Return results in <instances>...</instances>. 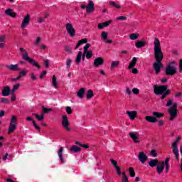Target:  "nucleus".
Masks as SVG:
<instances>
[{
	"mask_svg": "<svg viewBox=\"0 0 182 182\" xmlns=\"http://www.w3.org/2000/svg\"><path fill=\"white\" fill-rule=\"evenodd\" d=\"M31 22V16L29 14H27L24 18L23 19V21L21 23V29H25L28 25H29V23Z\"/></svg>",
	"mask_w": 182,
	"mask_h": 182,
	"instance_id": "12",
	"label": "nucleus"
},
{
	"mask_svg": "<svg viewBox=\"0 0 182 182\" xmlns=\"http://www.w3.org/2000/svg\"><path fill=\"white\" fill-rule=\"evenodd\" d=\"M65 29L71 38H75V36H76V30H75L72 23H68L65 24Z\"/></svg>",
	"mask_w": 182,
	"mask_h": 182,
	"instance_id": "7",
	"label": "nucleus"
},
{
	"mask_svg": "<svg viewBox=\"0 0 182 182\" xmlns=\"http://www.w3.org/2000/svg\"><path fill=\"white\" fill-rule=\"evenodd\" d=\"M6 15L11 16V18H16V13L14 12L12 9H8L5 11Z\"/></svg>",
	"mask_w": 182,
	"mask_h": 182,
	"instance_id": "19",
	"label": "nucleus"
},
{
	"mask_svg": "<svg viewBox=\"0 0 182 182\" xmlns=\"http://www.w3.org/2000/svg\"><path fill=\"white\" fill-rule=\"evenodd\" d=\"M92 56H93V52L92 50L87 51V59H92Z\"/></svg>",
	"mask_w": 182,
	"mask_h": 182,
	"instance_id": "46",
	"label": "nucleus"
},
{
	"mask_svg": "<svg viewBox=\"0 0 182 182\" xmlns=\"http://www.w3.org/2000/svg\"><path fill=\"white\" fill-rule=\"evenodd\" d=\"M144 46H146L145 41H139L135 43V48H136V49H141V48H144Z\"/></svg>",
	"mask_w": 182,
	"mask_h": 182,
	"instance_id": "20",
	"label": "nucleus"
},
{
	"mask_svg": "<svg viewBox=\"0 0 182 182\" xmlns=\"http://www.w3.org/2000/svg\"><path fill=\"white\" fill-rule=\"evenodd\" d=\"M85 92H86V88H80L79 91L77 92V96H78L80 99H83V97H85Z\"/></svg>",
	"mask_w": 182,
	"mask_h": 182,
	"instance_id": "23",
	"label": "nucleus"
},
{
	"mask_svg": "<svg viewBox=\"0 0 182 182\" xmlns=\"http://www.w3.org/2000/svg\"><path fill=\"white\" fill-rule=\"evenodd\" d=\"M101 38L103 41H106V39H107V33L106 31H102L101 33Z\"/></svg>",
	"mask_w": 182,
	"mask_h": 182,
	"instance_id": "45",
	"label": "nucleus"
},
{
	"mask_svg": "<svg viewBox=\"0 0 182 182\" xmlns=\"http://www.w3.org/2000/svg\"><path fill=\"white\" fill-rule=\"evenodd\" d=\"M120 65V62L119 61H112L111 63V69H113L114 68H117Z\"/></svg>",
	"mask_w": 182,
	"mask_h": 182,
	"instance_id": "42",
	"label": "nucleus"
},
{
	"mask_svg": "<svg viewBox=\"0 0 182 182\" xmlns=\"http://www.w3.org/2000/svg\"><path fill=\"white\" fill-rule=\"evenodd\" d=\"M65 52H68V53H72V50L70 49V47H69V46H65Z\"/></svg>",
	"mask_w": 182,
	"mask_h": 182,
	"instance_id": "54",
	"label": "nucleus"
},
{
	"mask_svg": "<svg viewBox=\"0 0 182 182\" xmlns=\"http://www.w3.org/2000/svg\"><path fill=\"white\" fill-rule=\"evenodd\" d=\"M80 60H82V51L78 52L77 58L75 59V63L77 65H79V63H80Z\"/></svg>",
	"mask_w": 182,
	"mask_h": 182,
	"instance_id": "33",
	"label": "nucleus"
},
{
	"mask_svg": "<svg viewBox=\"0 0 182 182\" xmlns=\"http://www.w3.org/2000/svg\"><path fill=\"white\" fill-rule=\"evenodd\" d=\"M5 68L11 72H19V70H21L19 68V65L18 64L6 65Z\"/></svg>",
	"mask_w": 182,
	"mask_h": 182,
	"instance_id": "11",
	"label": "nucleus"
},
{
	"mask_svg": "<svg viewBox=\"0 0 182 182\" xmlns=\"http://www.w3.org/2000/svg\"><path fill=\"white\" fill-rule=\"evenodd\" d=\"M109 5L114 8H117V9H120V8H122V6L116 4L114 1H109Z\"/></svg>",
	"mask_w": 182,
	"mask_h": 182,
	"instance_id": "39",
	"label": "nucleus"
},
{
	"mask_svg": "<svg viewBox=\"0 0 182 182\" xmlns=\"http://www.w3.org/2000/svg\"><path fill=\"white\" fill-rule=\"evenodd\" d=\"M151 157H156L157 156V151L152 149L150 152Z\"/></svg>",
	"mask_w": 182,
	"mask_h": 182,
	"instance_id": "52",
	"label": "nucleus"
},
{
	"mask_svg": "<svg viewBox=\"0 0 182 182\" xmlns=\"http://www.w3.org/2000/svg\"><path fill=\"white\" fill-rule=\"evenodd\" d=\"M33 126L36 129V130H38V132H41V127L38 126V124H36V122L35 120H33Z\"/></svg>",
	"mask_w": 182,
	"mask_h": 182,
	"instance_id": "50",
	"label": "nucleus"
},
{
	"mask_svg": "<svg viewBox=\"0 0 182 182\" xmlns=\"http://www.w3.org/2000/svg\"><path fill=\"white\" fill-rule=\"evenodd\" d=\"M182 73V58L179 60V73Z\"/></svg>",
	"mask_w": 182,
	"mask_h": 182,
	"instance_id": "59",
	"label": "nucleus"
},
{
	"mask_svg": "<svg viewBox=\"0 0 182 182\" xmlns=\"http://www.w3.org/2000/svg\"><path fill=\"white\" fill-rule=\"evenodd\" d=\"M19 87H21L20 83L15 84L13 86V88L11 89V95H15V92H16V90H18V89H19Z\"/></svg>",
	"mask_w": 182,
	"mask_h": 182,
	"instance_id": "32",
	"label": "nucleus"
},
{
	"mask_svg": "<svg viewBox=\"0 0 182 182\" xmlns=\"http://www.w3.org/2000/svg\"><path fill=\"white\" fill-rule=\"evenodd\" d=\"M163 67V64L160 62L156 61L154 63L153 68L155 70V73L159 74V72H161V68Z\"/></svg>",
	"mask_w": 182,
	"mask_h": 182,
	"instance_id": "15",
	"label": "nucleus"
},
{
	"mask_svg": "<svg viewBox=\"0 0 182 182\" xmlns=\"http://www.w3.org/2000/svg\"><path fill=\"white\" fill-rule=\"evenodd\" d=\"M154 45L156 62L161 63V60H163V58H164V55L161 51V46H160V40L157 38H155Z\"/></svg>",
	"mask_w": 182,
	"mask_h": 182,
	"instance_id": "2",
	"label": "nucleus"
},
{
	"mask_svg": "<svg viewBox=\"0 0 182 182\" xmlns=\"http://www.w3.org/2000/svg\"><path fill=\"white\" fill-rule=\"evenodd\" d=\"M115 170H117V174L118 176H122V168L119 166H115Z\"/></svg>",
	"mask_w": 182,
	"mask_h": 182,
	"instance_id": "49",
	"label": "nucleus"
},
{
	"mask_svg": "<svg viewBox=\"0 0 182 182\" xmlns=\"http://www.w3.org/2000/svg\"><path fill=\"white\" fill-rule=\"evenodd\" d=\"M93 11H95V3H93V1L90 0L87 6L86 12L87 14H91V12Z\"/></svg>",
	"mask_w": 182,
	"mask_h": 182,
	"instance_id": "14",
	"label": "nucleus"
},
{
	"mask_svg": "<svg viewBox=\"0 0 182 182\" xmlns=\"http://www.w3.org/2000/svg\"><path fill=\"white\" fill-rule=\"evenodd\" d=\"M168 112L169 114V120L173 122L176 117H177V104H173V106L168 109Z\"/></svg>",
	"mask_w": 182,
	"mask_h": 182,
	"instance_id": "5",
	"label": "nucleus"
},
{
	"mask_svg": "<svg viewBox=\"0 0 182 182\" xmlns=\"http://www.w3.org/2000/svg\"><path fill=\"white\" fill-rule=\"evenodd\" d=\"M181 140V138L180 136H178V138L176 139V141L172 144V147L174 149V144L178 147L177 143Z\"/></svg>",
	"mask_w": 182,
	"mask_h": 182,
	"instance_id": "51",
	"label": "nucleus"
},
{
	"mask_svg": "<svg viewBox=\"0 0 182 182\" xmlns=\"http://www.w3.org/2000/svg\"><path fill=\"white\" fill-rule=\"evenodd\" d=\"M126 93L127 95H132V91L130 90V88L129 87H127V90H126Z\"/></svg>",
	"mask_w": 182,
	"mask_h": 182,
	"instance_id": "64",
	"label": "nucleus"
},
{
	"mask_svg": "<svg viewBox=\"0 0 182 182\" xmlns=\"http://www.w3.org/2000/svg\"><path fill=\"white\" fill-rule=\"evenodd\" d=\"M31 79L32 80H36V76H35V74L33 73H31Z\"/></svg>",
	"mask_w": 182,
	"mask_h": 182,
	"instance_id": "63",
	"label": "nucleus"
},
{
	"mask_svg": "<svg viewBox=\"0 0 182 182\" xmlns=\"http://www.w3.org/2000/svg\"><path fill=\"white\" fill-rule=\"evenodd\" d=\"M129 136L131 137V139H132V140H134V143H139L140 142V141H139V136H137V135H136V134L134 132H130Z\"/></svg>",
	"mask_w": 182,
	"mask_h": 182,
	"instance_id": "25",
	"label": "nucleus"
},
{
	"mask_svg": "<svg viewBox=\"0 0 182 182\" xmlns=\"http://www.w3.org/2000/svg\"><path fill=\"white\" fill-rule=\"evenodd\" d=\"M70 65H72V60L70 58H68L66 60V66H67V69H70Z\"/></svg>",
	"mask_w": 182,
	"mask_h": 182,
	"instance_id": "48",
	"label": "nucleus"
},
{
	"mask_svg": "<svg viewBox=\"0 0 182 182\" xmlns=\"http://www.w3.org/2000/svg\"><path fill=\"white\" fill-rule=\"evenodd\" d=\"M159 164H160V161H159V159H151L149 162L150 167H156Z\"/></svg>",
	"mask_w": 182,
	"mask_h": 182,
	"instance_id": "22",
	"label": "nucleus"
},
{
	"mask_svg": "<svg viewBox=\"0 0 182 182\" xmlns=\"http://www.w3.org/2000/svg\"><path fill=\"white\" fill-rule=\"evenodd\" d=\"M48 73L46 70H43L40 75V79H43V77Z\"/></svg>",
	"mask_w": 182,
	"mask_h": 182,
	"instance_id": "61",
	"label": "nucleus"
},
{
	"mask_svg": "<svg viewBox=\"0 0 182 182\" xmlns=\"http://www.w3.org/2000/svg\"><path fill=\"white\" fill-rule=\"evenodd\" d=\"M127 114H128V116L131 120H134V119H136V117H137V112L136 111H127Z\"/></svg>",
	"mask_w": 182,
	"mask_h": 182,
	"instance_id": "18",
	"label": "nucleus"
},
{
	"mask_svg": "<svg viewBox=\"0 0 182 182\" xmlns=\"http://www.w3.org/2000/svg\"><path fill=\"white\" fill-rule=\"evenodd\" d=\"M168 89V86L167 85L159 86L155 85L154 87V93L157 96L161 95L160 97L161 100H164V98L167 97V96L171 93V90Z\"/></svg>",
	"mask_w": 182,
	"mask_h": 182,
	"instance_id": "1",
	"label": "nucleus"
},
{
	"mask_svg": "<svg viewBox=\"0 0 182 182\" xmlns=\"http://www.w3.org/2000/svg\"><path fill=\"white\" fill-rule=\"evenodd\" d=\"M170 158H166L164 161L166 173H168L170 170Z\"/></svg>",
	"mask_w": 182,
	"mask_h": 182,
	"instance_id": "29",
	"label": "nucleus"
},
{
	"mask_svg": "<svg viewBox=\"0 0 182 182\" xmlns=\"http://www.w3.org/2000/svg\"><path fill=\"white\" fill-rule=\"evenodd\" d=\"M62 126L65 127L67 132H70V128L69 127V119H68V116L63 115L62 117Z\"/></svg>",
	"mask_w": 182,
	"mask_h": 182,
	"instance_id": "9",
	"label": "nucleus"
},
{
	"mask_svg": "<svg viewBox=\"0 0 182 182\" xmlns=\"http://www.w3.org/2000/svg\"><path fill=\"white\" fill-rule=\"evenodd\" d=\"M33 116H35L36 117V119H37V120H38L39 122H42V120H43V117H41V115H39L38 114H35V113H33L32 114Z\"/></svg>",
	"mask_w": 182,
	"mask_h": 182,
	"instance_id": "43",
	"label": "nucleus"
},
{
	"mask_svg": "<svg viewBox=\"0 0 182 182\" xmlns=\"http://www.w3.org/2000/svg\"><path fill=\"white\" fill-rule=\"evenodd\" d=\"M122 182H129V178H127V176L126 175V172H122Z\"/></svg>",
	"mask_w": 182,
	"mask_h": 182,
	"instance_id": "40",
	"label": "nucleus"
},
{
	"mask_svg": "<svg viewBox=\"0 0 182 182\" xmlns=\"http://www.w3.org/2000/svg\"><path fill=\"white\" fill-rule=\"evenodd\" d=\"M58 157L61 161L62 164L65 163V161L63 160V147H60L58 151Z\"/></svg>",
	"mask_w": 182,
	"mask_h": 182,
	"instance_id": "24",
	"label": "nucleus"
},
{
	"mask_svg": "<svg viewBox=\"0 0 182 182\" xmlns=\"http://www.w3.org/2000/svg\"><path fill=\"white\" fill-rule=\"evenodd\" d=\"M132 92L134 93V95H139V93H140V91L138 88H133Z\"/></svg>",
	"mask_w": 182,
	"mask_h": 182,
	"instance_id": "56",
	"label": "nucleus"
},
{
	"mask_svg": "<svg viewBox=\"0 0 182 182\" xmlns=\"http://www.w3.org/2000/svg\"><path fill=\"white\" fill-rule=\"evenodd\" d=\"M149 157L147 156V155H146V154H144V152L139 153L138 160H139V161L142 163V164H144V163H146V161H147Z\"/></svg>",
	"mask_w": 182,
	"mask_h": 182,
	"instance_id": "13",
	"label": "nucleus"
},
{
	"mask_svg": "<svg viewBox=\"0 0 182 182\" xmlns=\"http://www.w3.org/2000/svg\"><path fill=\"white\" fill-rule=\"evenodd\" d=\"M111 164H112V166L116 168L117 167V161H116L114 159H110Z\"/></svg>",
	"mask_w": 182,
	"mask_h": 182,
	"instance_id": "53",
	"label": "nucleus"
},
{
	"mask_svg": "<svg viewBox=\"0 0 182 182\" xmlns=\"http://www.w3.org/2000/svg\"><path fill=\"white\" fill-rule=\"evenodd\" d=\"M20 52L21 53V57L23 60H26V62H28V63H31L33 65V66H35V68H37V69H41V66L38 62L35 61L33 58H31L29 55H28V51L25 50L23 48H20Z\"/></svg>",
	"mask_w": 182,
	"mask_h": 182,
	"instance_id": "3",
	"label": "nucleus"
},
{
	"mask_svg": "<svg viewBox=\"0 0 182 182\" xmlns=\"http://www.w3.org/2000/svg\"><path fill=\"white\" fill-rule=\"evenodd\" d=\"M0 103H4V105H9L11 102L7 98L0 97Z\"/></svg>",
	"mask_w": 182,
	"mask_h": 182,
	"instance_id": "37",
	"label": "nucleus"
},
{
	"mask_svg": "<svg viewBox=\"0 0 182 182\" xmlns=\"http://www.w3.org/2000/svg\"><path fill=\"white\" fill-rule=\"evenodd\" d=\"M129 171L130 177H136V172H134V168L133 167H129Z\"/></svg>",
	"mask_w": 182,
	"mask_h": 182,
	"instance_id": "38",
	"label": "nucleus"
},
{
	"mask_svg": "<svg viewBox=\"0 0 182 182\" xmlns=\"http://www.w3.org/2000/svg\"><path fill=\"white\" fill-rule=\"evenodd\" d=\"M103 63H105V60H103V58L102 57H98L94 60V66H96L97 68L101 66Z\"/></svg>",
	"mask_w": 182,
	"mask_h": 182,
	"instance_id": "17",
	"label": "nucleus"
},
{
	"mask_svg": "<svg viewBox=\"0 0 182 182\" xmlns=\"http://www.w3.org/2000/svg\"><path fill=\"white\" fill-rule=\"evenodd\" d=\"M83 43H86V45L84 46V50L85 52H87V50H89V48H90V46H91L90 43H87V38H83V39L78 41L77 45L75 46V50L79 48V46H82V45H83Z\"/></svg>",
	"mask_w": 182,
	"mask_h": 182,
	"instance_id": "6",
	"label": "nucleus"
},
{
	"mask_svg": "<svg viewBox=\"0 0 182 182\" xmlns=\"http://www.w3.org/2000/svg\"><path fill=\"white\" fill-rule=\"evenodd\" d=\"M37 22H38V23H43V22H45V18L43 17H39L37 20Z\"/></svg>",
	"mask_w": 182,
	"mask_h": 182,
	"instance_id": "60",
	"label": "nucleus"
},
{
	"mask_svg": "<svg viewBox=\"0 0 182 182\" xmlns=\"http://www.w3.org/2000/svg\"><path fill=\"white\" fill-rule=\"evenodd\" d=\"M171 105H173V100H168L167 103H166L167 107H169V106H171Z\"/></svg>",
	"mask_w": 182,
	"mask_h": 182,
	"instance_id": "62",
	"label": "nucleus"
},
{
	"mask_svg": "<svg viewBox=\"0 0 182 182\" xmlns=\"http://www.w3.org/2000/svg\"><path fill=\"white\" fill-rule=\"evenodd\" d=\"M65 111L68 114H72L73 113V111L72 110V107H66Z\"/></svg>",
	"mask_w": 182,
	"mask_h": 182,
	"instance_id": "47",
	"label": "nucleus"
},
{
	"mask_svg": "<svg viewBox=\"0 0 182 182\" xmlns=\"http://www.w3.org/2000/svg\"><path fill=\"white\" fill-rule=\"evenodd\" d=\"M71 153H80L82 149L77 146L76 145H73L70 148Z\"/></svg>",
	"mask_w": 182,
	"mask_h": 182,
	"instance_id": "26",
	"label": "nucleus"
},
{
	"mask_svg": "<svg viewBox=\"0 0 182 182\" xmlns=\"http://www.w3.org/2000/svg\"><path fill=\"white\" fill-rule=\"evenodd\" d=\"M41 109L43 111V113H45L46 114L50 113V112H52V110H53L52 108H46L43 106L41 107Z\"/></svg>",
	"mask_w": 182,
	"mask_h": 182,
	"instance_id": "35",
	"label": "nucleus"
},
{
	"mask_svg": "<svg viewBox=\"0 0 182 182\" xmlns=\"http://www.w3.org/2000/svg\"><path fill=\"white\" fill-rule=\"evenodd\" d=\"M145 119L149 123H156L157 122V118L149 115L145 117Z\"/></svg>",
	"mask_w": 182,
	"mask_h": 182,
	"instance_id": "27",
	"label": "nucleus"
},
{
	"mask_svg": "<svg viewBox=\"0 0 182 182\" xmlns=\"http://www.w3.org/2000/svg\"><path fill=\"white\" fill-rule=\"evenodd\" d=\"M26 75H28V71H26V70H22L20 71L18 76H20V77H25Z\"/></svg>",
	"mask_w": 182,
	"mask_h": 182,
	"instance_id": "41",
	"label": "nucleus"
},
{
	"mask_svg": "<svg viewBox=\"0 0 182 182\" xmlns=\"http://www.w3.org/2000/svg\"><path fill=\"white\" fill-rule=\"evenodd\" d=\"M43 63H44L46 68H49V60L48 59L43 60Z\"/></svg>",
	"mask_w": 182,
	"mask_h": 182,
	"instance_id": "58",
	"label": "nucleus"
},
{
	"mask_svg": "<svg viewBox=\"0 0 182 182\" xmlns=\"http://www.w3.org/2000/svg\"><path fill=\"white\" fill-rule=\"evenodd\" d=\"M153 116L156 119H161V117H164V114L161 113V112H153Z\"/></svg>",
	"mask_w": 182,
	"mask_h": 182,
	"instance_id": "30",
	"label": "nucleus"
},
{
	"mask_svg": "<svg viewBox=\"0 0 182 182\" xmlns=\"http://www.w3.org/2000/svg\"><path fill=\"white\" fill-rule=\"evenodd\" d=\"M172 153L175 154L177 161H180V158H178V146H176V144H173Z\"/></svg>",
	"mask_w": 182,
	"mask_h": 182,
	"instance_id": "21",
	"label": "nucleus"
},
{
	"mask_svg": "<svg viewBox=\"0 0 182 182\" xmlns=\"http://www.w3.org/2000/svg\"><path fill=\"white\" fill-rule=\"evenodd\" d=\"M1 95L5 97L9 96V95H12V90H11V87L8 85L3 87L1 90Z\"/></svg>",
	"mask_w": 182,
	"mask_h": 182,
	"instance_id": "10",
	"label": "nucleus"
},
{
	"mask_svg": "<svg viewBox=\"0 0 182 182\" xmlns=\"http://www.w3.org/2000/svg\"><path fill=\"white\" fill-rule=\"evenodd\" d=\"M176 73H177V68L170 64L168 65L166 68L165 75H166V76H174Z\"/></svg>",
	"mask_w": 182,
	"mask_h": 182,
	"instance_id": "8",
	"label": "nucleus"
},
{
	"mask_svg": "<svg viewBox=\"0 0 182 182\" xmlns=\"http://www.w3.org/2000/svg\"><path fill=\"white\" fill-rule=\"evenodd\" d=\"M53 86L55 89L58 88V80L56 79V75H53Z\"/></svg>",
	"mask_w": 182,
	"mask_h": 182,
	"instance_id": "36",
	"label": "nucleus"
},
{
	"mask_svg": "<svg viewBox=\"0 0 182 182\" xmlns=\"http://www.w3.org/2000/svg\"><path fill=\"white\" fill-rule=\"evenodd\" d=\"M42 38L41 37H37L36 40L34 41L35 46H39V43H41Z\"/></svg>",
	"mask_w": 182,
	"mask_h": 182,
	"instance_id": "44",
	"label": "nucleus"
},
{
	"mask_svg": "<svg viewBox=\"0 0 182 182\" xmlns=\"http://www.w3.org/2000/svg\"><path fill=\"white\" fill-rule=\"evenodd\" d=\"M127 17L126 16H119L117 18V21H127Z\"/></svg>",
	"mask_w": 182,
	"mask_h": 182,
	"instance_id": "55",
	"label": "nucleus"
},
{
	"mask_svg": "<svg viewBox=\"0 0 182 182\" xmlns=\"http://www.w3.org/2000/svg\"><path fill=\"white\" fill-rule=\"evenodd\" d=\"M18 122V118L16 116L13 115L11 116L10 120V125L9 127L8 134H12L15 130H16V123Z\"/></svg>",
	"mask_w": 182,
	"mask_h": 182,
	"instance_id": "4",
	"label": "nucleus"
},
{
	"mask_svg": "<svg viewBox=\"0 0 182 182\" xmlns=\"http://www.w3.org/2000/svg\"><path fill=\"white\" fill-rule=\"evenodd\" d=\"M136 63H137V58L134 57L128 66V69H133L136 66Z\"/></svg>",
	"mask_w": 182,
	"mask_h": 182,
	"instance_id": "28",
	"label": "nucleus"
},
{
	"mask_svg": "<svg viewBox=\"0 0 182 182\" xmlns=\"http://www.w3.org/2000/svg\"><path fill=\"white\" fill-rule=\"evenodd\" d=\"M111 21H107L106 22L102 23V25L104 26V28H107V26H109V25H110Z\"/></svg>",
	"mask_w": 182,
	"mask_h": 182,
	"instance_id": "57",
	"label": "nucleus"
},
{
	"mask_svg": "<svg viewBox=\"0 0 182 182\" xmlns=\"http://www.w3.org/2000/svg\"><path fill=\"white\" fill-rule=\"evenodd\" d=\"M93 96H95V93H93V90H89L87 92V100H90V99H92L93 97Z\"/></svg>",
	"mask_w": 182,
	"mask_h": 182,
	"instance_id": "34",
	"label": "nucleus"
},
{
	"mask_svg": "<svg viewBox=\"0 0 182 182\" xmlns=\"http://www.w3.org/2000/svg\"><path fill=\"white\" fill-rule=\"evenodd\" d=\"M164 170V161H159V164L156 166V171L158 174H161Z\"/></svg>",
	"mask_w": 182,
	"mask_h": 182,
	"instance_id": "16",
	"label": "nucleus"
},
{
	"mask_svg": "<svg viewBox=\"0 0 182 182\" xmlns=\"http://www.w3.org/2000/svg\"><path fill=\"white\" fill-rule=\"evenodd\" d=\"M139 36H140L139 33H131L129 35V39H131V41H136V39H139Z\"/></svg>",
	"mask_w": 182,
	"mask_h": 182,
	"instance_id": "31",
	"label": "nucleus"
}]
</instances>
